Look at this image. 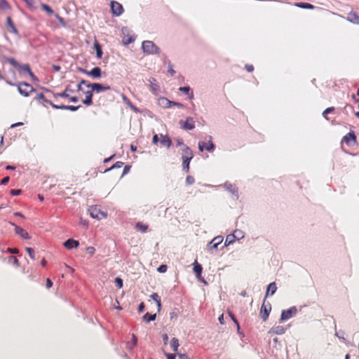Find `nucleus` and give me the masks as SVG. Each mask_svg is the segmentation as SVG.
<instances>
[{
    "instance_id": "57",
    "label": "nucleus",
    "mask_w": 359,
    "mask_h": 359,
    "mask_svg": "<svg viewBox=\"0 0 359 359\" xmlns=\"http://www.w3.org/2000/svg\"><path fill=\"white\" fill-rule=\"evenodd\" d=\"M165 355L166 359H175V354L165 353Z\"/></svg>"
},
{
    "instance_id": "42",
    "label": "nucleus",
    "mask_w": 359,
    "mask_h": 359,
    "mask_svg": "<svg viewBox=\"0 0 359 359\" xmlns=\"http://www.w3.org/2000/svg\"><path fill=\"white\" fill-rule=\"evenodd\" d=\"M179 91L188 95L189 91H191V88L189 86L180 87Z\"/></svg>"
},
{
    "instance_id": "32",
    "label": "nucleus",
    "mask_w": 359,
    "mask_h": 359,
    "mask_svg": "<svg viewBox=\"0 0 359 359\" xmlns=\"http://www.w3.org/2000/svg\"><path fill=\"white\" fill-rule=\"evenodd\" d=\"M142 318H143V320H144L145 322L150 323L151 321L155 320V319H156V314L154 313V314L150 315L149 313H147L144 314V316H143Z\"/></svg>"
},
{
    "instance_id": "35",
    "label": "nucleus",
    "mask_w": 359,
    "mask_h": 359,
    "mask_svg": "<svg viewBox=\"0 0 359 359\" xmlns=\"http://www.w3.org/2000/svg\"><path fill=\"white\" fill-rule=\"evenodd\" d=\"M94 48H95V50H96L97 58H98V59L102 58V48H100L99 43H97V42L95 43Z\"/></svg>"
},
{
    "instance_id": "43",
    "label": "nucleus",
    "mask_w": 359,
    "mask_h": 359,
    "mask_svg": "<svg viewBox=\"0 0 359 359\" xmlns=\"http://www.w3.org/2000/svg\"><path fill=\"white\" fill-rule=\"evenodd\" d=\"M122 166H123V162L118 161V162H116L115 164H114L112 165V167H111L109 169H108L107 170H110L116 169V168H122Z\"/></svg>"
},
{
    "instance_id": "54",
    "label": "nucleus",
    "mask_w": 359,
    "mask_h": 359,
    "mask_svg": "<svg viewBox=\"0 0 359 359\" xmlns=\"http://www.w3.org/2000/svg\"><path fill=\"white\" fill-rule=\"evenodd\" d=\"M36 99H37V100H42L44 102H45V100H49L48 99H46L44 95L42 93L38 94Z\"/></svg>"
},
{
    "instance_id": "44",
    "label": "nucleus",
    "mask_w": 359,
    "mask_h": 359,
    "mask_svg": "<svg viewBox=\"0 0 359 359\" xmlns=\"http://www.w3.org/2000/svg\"><path fill=\"white\" fill-rule=\"evenodd\" d=\"M79 84H80L81 86H85L88 88H90L91 87V86L93 85V83H89L88 81H86L85 79H81V81H80V83H79Z\"/></svg>"
},
{
    "instance_id": "36",
    "label": "nucleus",
    "mask_w": 359,
    "mask_h": 359,
    "mask_svg": "<svg viewBox=\"0 0 359 359\" xmlns=\"http://www.w3.org/2000/svg\"><path fill=\"white\" fill-rule=\"evenodd\" d=\"M147 228L148 226L141 222H138L136 224V229H137V231L142 232V233H145V231L147 230Z\"/></svg>"
},
{
    "instance_id": "60",
    "label": "nucleus",
    "mask_w": 359,
    "mask_h": 359,
    "mask_svg": "<svg viewBox=\"0 0 359 359\" xmlns=\"http://www.w3.org/2000/svg\"><path fill=\"white\" fill-rule=\"evenodd\" d=\"M159 142V138H158L157 135H154V137H152V143L154 144H156Z\"/></svg>"
},
{
    "instance_id": "13",
    "label": "nucleus",
    "mask_w": 359,
    "mask_h": 359,
    "mask_svg": "<svg viewBox=\"0 0 359 359\" xmlns=\"http://www.w3.org/2000/svg\"><path fill=\"white\" fill-rule=\"evenodd\" d=\"M345 144L348 145H353L356 142V137L353 132H350L344 137Z\"/></svg>"
},
{
    "instance_id": "58",
    "label": "nucleus",
    "mask_w": 359,
    "mask_h": 359,
    "mask_svg": "<svg viewBox=\"0 0 359 359\" xmlns=\"http://www.w3.org/2000/svg\"><path fill=\"white\" fill-rule=\"evenodd\" d=\"M95 248L92 246L88 247V248H87V252L90 255H93L95 253Z\"/></svg>"
},
{
    "instance_id": "64",
    "label": "nucleus",
    "mask_w": 359,
    "mask_h": 359,
    "mask_svg": "<svg viewBox=\"0 0 359 359\" xmlns=\"http://www.w3.org/2000/svg\"><path fill=\"white\" fill-rule=\"evenodd\" d=\"M55 18L60 21V24L64 25V19L62 17L59 16L58 14H55Z\"/></svg>"
},
{
    "instance_id": "62",
    "label": "nucleus",
    "mask_w": 359,
    "mask_h": 359,
    "mask_svg": "<svg viewBox=\"0 0 359 359\" xmlns=\"http://www.w3.org/2000/svg\"><path fill=\"white\" fill-rule=\"evenodd\" d=\"M8 180H10V178L8 177H5L3 178L2 181H1V184L5 185L8 183Z\"/></svg>"
},
{
    "instance_id": "14",
    "label": "nucleus",
    "mask_w": 359,
    "mask_h": 359,
    "mask_svg": "<svg viewBox=\"0 0 359 359\" xmlns=\"http://www.w3.org/2000/svg\"><path fill=\"white\" fill-rule=\"evenodd\" d=\"M16 68L20 69V71H21L23 73L28 74V75L30 76V77H31V79H32V80H34V81L37 80V78H36L35 75L33 74V73L31 72V68L28 65H27V64L23 65H22L20 67H18Z\"/></svg>"
},
{
    "instance_id": "48",
    "label": "nucleus",
    "mask_w": 359,
    "mask_h": 359,
    "mask_svg": "<svg viewBox=\"0 0 359 359\" xmlns=\"http://www.w3.org/2000/svg\"><path fill=\"white\" fill-rule=\"evenodd\" d=\"M167 270V266L165 264H161V266H159L158 268H157V271H158V273H165Z\"/></svg>"
},
{
    "instance_id": "4",
    "label": "nucleus",
    "mask_w": 359,
    "mask_h": 359,
    "mask_svg": "<svg viewBox=\"0 0 359 359\" xmlns=\"http://www.w3.org/2000/svg\"><path fill=\"white\" fill-rule=\"evenodd\" d=\"M270 311H271V306L269 302L266 304L265 300H264L262 307H260V317H262L263 321L266 322L269 318Z\"/></svg>"
},
{
    "instance_id": "33",
    "label": "nucleus",
    "mask_w": 359,
    "mask_h": 359,
    "mask_svg": "<svg viewBox=\"0 0 359 359\" xmlns=\"http://www.w3.org/2000/svg\"><path fill=\"white\" fill-rule=\"evenodd\" d=\"M294 6L300 8H306V9H313V6L309 3H296L294 4Z\"/></svg>"
},
{
    "instance_id": "17",
    "label": "nucleus",
    "mask_w": 359,
    "mask_h": 359,
    "mask_svg": "<svg viewBox=\"0 0 359 359\" xmlns=\"http://www.w3.org/2000/svg\"><path fill=\"white\" fill-rule=\"evenodd\" d=\"M347 21L354 25H359V15L355 12H350L347 14Z\"/></svg>"
},
{
    "instance_id": "38",
    "label": "nucleus",
    "mask_w": 359,
    "mask_h": 359,
    "mask_svg": "<svg viewBox=\"0 0 359 359\" xmlns=\"http://www.w3.org/2000/svg\"><path fill=\"white\" fill-rule=\"evenodd\" d=\"M41 8L46 13H48V15H53V13H54L53 10H52L51 8L47 4H42Z\"/></svg>"
},
{
    "instance_id": "46",
    "label": "nucleus",
    "mask_w": 359,
    "mask_h": 359,
    "mask_svg": "<svg viewBox=\"0 0 359 359\" xmlns=\"http://www.w3.org/2000/svg\"><path fill=\"white\" fill-rule=\"evenodd\" d=\"M122 100H123V102L127 104V106H128L129 107H132V103L130 101V100L128 98H127V97H126L124 95H122Z\"/></svg>"
},
{
    "instance_id": "28",
    "label": "nucleus",
    "mask_w": 359,
    "mask_h": 359,
    "mask_svg": "<svg viewBox=\"0 0 359 359\" xmlns=\"http://www.w3.org/2000/svg\"><path fill=\"white\" fill-rule=\"evenodd\" d=\"M235 238L239 239L240 238L237 237V236L235 235V233L228 235L227 236H226L225 245H229L232 244Z\"/></svg>"
},
{
    "instance_id": "63",
    "label": "nucleus",
    "mask_w": 359,
    "mask_h": 359,
    "mask_svg": "<svg viewBox=\"0 0 359 359\" xmlns=\"http://www.w3.org/2000/svg\"><path fill=\"white\" fill-rule=\"evenodd\" d=\"M172 107H177L180 108H182L183 105L181 103L177 102H172Z\"/></svg>"
},
{
    "instance_id": "21",
    "label": "nucleus",
    "mask_w": 359,
    "mask_h": 359,
    "mask_svg": "<svg viewBox=\"0 0 359 359\" xmlns=\"http://www.w3.org/2000/svg\"><path fill=\"white\" fill-rule=\"evenodd\" d=\"M172 102V101L169 100L166 97H161L158 98V105L165 109L171 107Z\"/></svg>"
},
{
    "instance_id": "10",
    "label": "nucleus",
    "mask_w": 359,
    "mask_h": 359,
    "mask_svg": "<svg viewBox=\"0 0 359 359\" xmlns=\"http://www.w3.org/2000/svg\"><path fill=\"white\" fill-rule=\"evenodd\" d=\"M10 225L15 228V233L19 235L23 239H30V236H29L28 232L24 230V229L18 226L13 222H10Z\"/></svg>"
},
{
    "instance_id": "11",
    "label": "nucleus",
    "mask_w": 359,
    "mask_h": 359,
    "mask_svg": "<svg viewBox=\"0 0 359 359\" xmlns=\"http://www.w3.org/2000/svg\"><path fill=\"white\" fill-rule=\"evenodd\" d=\"M223 241V237L219 236L213 238L209 243H208V250L211 251L213 249H217V247Z\"/></svg>"
},
{
    "instance_id": "53",
    "label": "nucleus",
    "mask_w": 359,
    "mask_h": 359,
    "mask_svg": "<svg viewBox=\"0 0 359 359\" xmlns=\"http://www.w3.org/2000/svg\"><path fill=\"white\" fill-rule=\"evenodd\" d=\"M168 73L170 74V75L173 76L175 74V70L172 68V65H171L170 62H168Z\"/></svg>"
},
{
    "instance_id": "19",
    "label": "nucleus",
    "mask_w": 359,
    "mask_h": 359,
    "mask_svg": "<svg viewBox=\"0 0 359 359\" xmlns=\"http://www.w3.org/2000/svg\"><path fill=\"white\" fill-rule=\"evenodd\" d=\"M182 158L193 159V152L187 145H184L182 148Z\"/></svg>"
},
{
    "instance_id": "61",
    "label": "nucleus",
    "mask_w": 359,
    "mask_h": 359,
    "mask_svg": "<svg viewBox=\"0 0 359 359\" xmlns=\"http://www.w3.org/2000/svg\"><path fill=\"white\" fill-rule=\"evenodd\" d=\"M8 252L12 254H17L19 252V250L17 248H8Z\"/></svg>"
},
{
    "instance_id": "29",
    "label": "nucleus",
    "mask_w": 359,
    "mask_h": 359,
    "mask_svg": "<svg viewBox=\"0 0 359 359\" xmlns=\"http://www.w3.org/2000/svg\"><path fill=\"white\" fill-rule=\"evenodd\" d=\"M180 346V344L178 343V339L177 338H172L170 340V348H172V351L177 353V348Z\"/></svg>"
},
{
    "instance_id": "26",
    "label": "nucleus",
    "mask_w": 359,
    "mask_h": 359,
    "mask_svg": "<svg viewBox=\"0 0 359 359\" xmlns=\"http://www.w3.org/2000/svg\"><path fill=\"white\" fill-rule=\"evenodd\" d=\"M276 285L275 283H271L268 285V289H266V297L269 295H273L276 293Z\"/></svg>"
},
{
    "instance_id": "39",
    "label": "nucleus",
    "mask_w": 359,
    "mask_h": 359,
    "mask_svg": "<svg viewBox=\"0 0 359 359\" xmlns=\"http://www.w3.org/2000/svg\"><path fill=\"white\" fill-rule=\"evenodd\" d=\"M80 107H81L80 106L74 107V106H72V105H65V106L62 107V109L75 111L78 110Z\"/></svg>"
},
{
    "instance_id": "3",
    "label": "nucleus",
    "mask_w": 359,
    "mask_h": 359,
    "mask_svg": "<svg viewBox=\"0 0 359 359\" xmlns=\"http://www.w3.org/2000/svg\"><path fill=\"white\" fill-rule=\"evenodd\" d=\"M18 91L20 95L28 97L34 91V88L28 83H20L18 84Z\"/></svg>"
},
{
    "instance_id": "41",
    "label": "nucleus",
    "mask_w": 359,
    "mask_h": 359,
    "mask_svg": "<svg viewBox=\"0 0 359 359\" xmlns=\"http://www.w3.org/2000/svg\"><path fill=\"white\" fill-rule=\"evenodd\" d=\"M115 284L117 285L118 288H122L123 280L119 277L115 278Z\"/></svg>"
},
{
    "instance_id": "12",
    "label": "nucleus",
    "mask_w": 359,
    "mask_h": 359,
    "mask_svg": "<svg viewBox=\"0 0 359 359\" xmlns=\"http://www.w3.org/2000/svg\"><path fill=\"white\" fill-rule=\"evenodd\" d=\"M199 150L200 151H203V150H206L208 151H213L215 149L214 144L212 142V141L210 140L208 143H205V142H199Z\"/></svg>"
},
{
    "instance_id": "23",
    "label": "nucleus",
    "mask_w": 359,
    "mask_h": 359,
    "mask_svg": "<svg viewBox=\"0 0 359 359\" xmlns=\"http://www.w3.org/2000/svg\"><path fill=\"white\" fill-rule=\"evenodd\" d=\"M224 187L226 190H227L228 191L231 192L233 195H234L236 199L238 198L237 189L235 188V186L229 182H225Z\"/></svg>"
},
{
    "instance_id": "31",
    "label": "nucleus",
    "mask_w": 359,
    "mask_h": 359,
    "mask_svg": "<svg viewBox=\"0 0 359 359\" xmlns=\"http://www.w3.org/2000/svg\"><path fill=\"white\" fill-rule=\"evenodd\" d=\"M4 60H5V61H6L7 62H8L10 65H11V66L14 67H20L22 66L21 65H20L19 62H18L13 57H4Z\"/></svg>"
},
{
    "instance_id": "22",
    "label": "nucleus",
    "mask_w": 359,
    "mask_h": 359,
    "mask_svg": "<svg viewBox=\"0 0 359 359\" xmlns=\"http://www.w3.org/2000/svg\"><path fill=\"white\" fill-rule=\"evenodd\" d=\"M161 144L168 149L171 145V140L166 135H161Z\"/></svg>"
},
{
    "instance_id": "47",
    "label": "nucleus",
    "mask_w": 359,
    "mask_h": 359,
    "mask_svg": "<svg viewBox=\"0 0 359 359\" xmlns=\"http://www.w3.org/2000/svg\"><path fill=\"white\" fill-rule=\"evenodd\" d=\"M26 252H28V255H29V257L32 259H35V255H34V250L32 248H26Z\"/></svg>"
},
{
    "instance_id": "2",
    "label": "nucleus",
    "mask_w": 359,
    "mask_h": 359,
    "mask_svg": "<svg viewBox=\"0 0 359 359\" xmlns=\"http://www.w3.org/2000/svg\"><path fill=\"white\" fill-rule=\"evenodd\" d=\"M88 213H90L92 218L97 219L98 220L107 217V213L100 210L97 205L90 206V208H88Z\"/></svg>"
},
{
    "instance_id": "27",
    "label": "nucleus",
    "mask_w": 359,
    "mask_h": 359,
    "mask_svg": "<svg viewBox=\"0 0 359 359\" xmlns=\"http://www.w3.org/2000/svg\"><path fill=\"white\" fill-rule=\"evenodd\" d=\"M150 298H151V299L156 302L157 305V309H158L159 311L160 309H161V302H160V297L158 295V294L156 292L151 294V295H150Z\"/></svg>"
},
{
    "instance_id": "8",
    "label": "nucleus",
    "mask_w": 359,
    "mask_h": 359,
    "mask_svg": "<svg viewBox=\"0 0 359 359\" xmlns=\"http://www.w3.org/2000/svg\"><path fill=\"white\" fill-rule=\"evenodd\" d=\"M81 72L84 73L88 76L93 77V79H100V77L102 76V70L99 67H95L89 72L81 69Z\"/></svg>"
},
{
    "instance_id": "50",
    "label": "nucleus",
    "mask_w": 359,
    "mask_h": 359,
    "mask_svg": "<svg viewBox=\"0 0 359 359\" xmlns=\"http://www.w3.org/2000/svg\"><path fill=\"white\" fill-rule=\"evenodd\" d=\"M334 111V107H330L329 108H327L325 110L323 111V114H322V115H323L324 117H326V115L331 113L332 111Z\"/></svg>"
},
{
    "instance_id": "16",
    "label": "nucleus",
    "mask_w": 359,
    "mask_h": 359,
    "mask_svg": "<svg viewBox=\"0 0 359 359\" xmlns=\"http://www.w3.org/2000/svg\"><path fill=\"white\" fill-rule=\"evenodd\" d=\"M83 95H85L86 98L83 100V103L86 106H90L93 104V93L92 91L88 90L86 91H83Z\"/></svg>"
},
{
    "instance_id": "59",
    "label": "nucleus",
    "mask_w": 359,
    "mask_h": 359,
    "mask_svg": "<svg viewBox=\"0 0 359 359\" xmlns=\"http://www.w3.org/2000/svg\"><path fill=\"white\" fill-rule=\"evenodd\" d=\"M177 356H179L180 359H189V356L184 353H179Z\"/></svg>"
},
{
    "instance_id": "51",
    "label": "nucleus",
    "mask_w": 359,
    "mask_h": 359,
    "mask_svg": "<svg viewBox=\"0 0 359 359\" xmlns=\"http://www.w3.org/2000/svg\"><path fill=\"white\" fill-rule=\"evenodd\" d=\"M194 179L193 177H191V176L187 177V178H186L187 184L191 185L194 184Z\"/></svg>"
},
{
    "instance_id": "52",
    "label": "nucleus",
    "mask_w": 359,
    "mask_h": 359,
    "mask_svg": "<svg viewBox=\"0 0 359 359\" xmlns=\"http://www.w3.org/2000/svg\"><path fill=\"white\" fill-rule=\"evenodd\" d=\"M133 41H134V39H133L132 37L123 39L124 45H129L130 43H132Z\"/></svg>"
},
{
    "instance_id": "56",
    "label": "nucleus",
    "mask_w": 359,
    "mask_h": 359,
    "mask_svg": "<svg viewBox=\"0 0 359 359\" xmlns=\"http://www.w3.org/2000/svg\"><path fill=\"white\" fill-rule=\"evenodd\" d=\"M335 335H337V337H338L339 339L344 340V332H343L342 331H339L335 333Z\"/></svg>"
},
{
    "instance_id": "40",
    "label": "nucleus",
    "mask_w": 359,
    "mask_h": 359,
    "mask_svg": "<svg viewBox=\"0 0 359 359\" xmlns=\"http://www.w3.org/2000/svg\"><path fill=\"white\" fill-rule=\"evenodd\" d=\"M9 262H10V263H11L17 266H19V261H18L17 257H15L14 256L9 257Z\"/></svg>"
},
{
    "instance_id": "30",
    "label": "nucleus",
    "mask_w": 359,
    "mask_h": 359,
    "mask_svg": "<svg viewBox=\"0 0 359 359\" xmlns=\"http://www.w3.org/2000/svg\"><path fill=\"white\" fill-rule=\"evenodd\" d=\"M11 10L10 4L6 0H0V11H7Z\"/></svg>"
},
{
    "instance_id": "1",
    "label": "nucleus",
    "mask_w": 359,
    "mask_h": 359,
    "mask_svg": "<svg viewBox=\"0 0 359 359\" xmlns=\"http://www.w3.org/2000/svg\"><path fill=\"white\" fill-rule=\"evenodd\" d=\"M143 53L147 55H157L159 53V48L151 41H144L141 44Z\"/></svg>"
},
{
    "instance_id": "20",
    "label": "nucleus",
    "mask_w": 359,
    "mask_h": 359,
    "mask_svg": "<svg viewBox=\"0 0 359 359\" xmlns=\"http://www.w3.org/2000/svg\"><path fill=\"white\" fill-rule=\"evenodd\" d=\"M285 332V328H284L283 326H275L272 328L269 329V334H283Z\"/></svg>"
},
{
    "instance_id": "6",
    "label": "nucleus",
    "mask_w": 359,
    "mask_h": 359,
    "mask_svg": "<svg viewBox=\"0 0 359 359\" xmlns=\"http://www.w3.org/2000/svg\"><path fill=\"white\" fill-rule=\"evenodd\" d=\"M180 126L184 130H192L194 128V121L193 118L188 117L186 121H180Z\"/></svg>"
},
{
    "instance_id": "9",
    "label": "nucleus",
    "mask_w": 359,
    "mask_h": 359,
    "mask_svg": "<svg viewBox=\"0 0 359 359\" xmlns=\"http://www.w3.org/2000/svg\"><path fill=\"white\" fill-rule=\"evenodd\" d=\"M90 86L92 87L89 88L88 90L96 93H100L103 91H107L109 90V86H103L99 83H94Z\"/></svg>"
},
{
    "instance_id": "49",
    "label": "nucleus",
    "mask_w": 359,
    "mask_h": 359,
    "mask_svg": "<svg viewBox=\"0 0 359 359\" xmlns=\"http://www.w3.org/2000/svg\"><path fill=\"white\" fill-rule=\"evenodd\" d=\"M24 2H25L26 4H27L28 7L30 8H35V6H34V1L33 0H23Z\"/></svg>"
},
{
    "instance_id": "34",
    "label": "nucleus",
    "mask_w": 359,
    "mask_h": 359,
    "mask_svg": "<svg viewBox=\"0 0 359 359\" xmlns=\"http://www.w3.org/2000/svg\"><path fill=\"white\" fill-rule=\"evenodd\" d=\"M7 25L9 27L10 29H11V32L14 33V34H18V30L15 27V25H13L12 19H11L10 17L7 18Z\"/></svg>"
},
{
    "instance_id": "7",
    "label": "nucleus",
    "mask_w": 359,
    "mask_h": 359,
    "mask_svg": "<svg viewBox=\"0 0 359 359\" xmlns=\"http://www.w3.org/2000/svg\"><path fill=\"white\" fill-rule=\"evenodd\" d=\"M110 5L111 11H112L113 15L119 16L124 12V8H123L122 4H119L118 2L112 1H111Z\"/></svg>"
},
{
    "instance_id": "5",
    "label": "nucleus",
    "mask_w": 359,
    "mask_h": 359,
    "mask_svg": "<svg viewBox=\"0 0 359 359\" xmlns=\"http://www.w3.org/2000/svg\"><path fill=\"white\" fill-rule=\"evenodd\" d=\"M295 313H297V309H295V307H292L287 310H283L282 313H280V322L286 321L290 319Z\"/></svg>"
},
{
    "instance_id": "25",
    "label": "nucleus",
    "mask_w": 359,
    "mask_h": 359,
    "mask_svg": "<svg viewBox=\"0 0 359 359\" xmlns=\"http://www.w3.org/2000/svg\"><path fill=\"white\" fill-rule=\"evenodd\" d=\"M69 93H72V89L67 88L62 93L53 94V97H69Z\"/></svg>"
},
{
    "instance_id": "37",
    "label": "nucleus",
    "mask_w": 359,
    "mask_h": 359,
    "mask_svg": "<svg viewBox=\"0 0 359 359\" xmlns=\"http://www.w3.org/2000/svg\"><path fill=\"white\" fill-rule=\"evenodd\" d=\"M182 168L186 170V172H189V163L191 162V158H182Z\"/></svg>"
},
{
    "instance_id": "18",
    "label": "nucleus",
    "mask_w": 359,
    "mask_h": 359,
    "mask_svg": "<svg viewBox=\"0 0 359 359\" xmlns=\"http://www.w3.org/2000/svg\"><path fill=\"white\" fill-rule=\"evenodd\" d=\"M63 246L68 250L79 247V241L69 238L63 243Z\"/></svg>"
},
{
    "instance_id": "24",
    "label": "nucleus",
    "mask_w": 359,
    "mask_h": 359,
    "mask_svg": "<svg viewBox=\"0 0 359 359\" xmlns=\"http://www.w3.org/2000/svg\"><path fill=\"white\" fill-rule=\"evenodd\" d=\"M202 270H203V269L201 268V266L200 265V264H198L196 261H195V262H194L193 271H194V273H195V274H196V277H197V278H198V279H201V274Z\"/></svg>"
},
{
    "instance_id": "15",
    "label": "nucleus",
    "mask_w": 359,
    "mask_h": 359,
    "mask_svg": "<svg viewBox=\"0 0 359 359\" xmlns=\"http://www.w3.org/2000/svg\"><path fill=\"white\" fill-rule=\"evenodd\" d=\"M150 90L154 95H158L159 93V86L156 83V79L154 78H150L149 80Z\"/></svg>"
},
{
    "instance_id": "45",
    "label": "nucleus",
    "mask_w": 359,
    "mask_h": 359,
    "mask_svg": "<svg viewBox=\"0 0 359 359\" xmlns=\"http://www.w3.org/2000/svg\"><path fill=\"white\" fill-rule=\"evenodd\" d=\"M45 102L50 104L51 107L56 109H61V107H63L64 105H57L50 102V100H45Z\"/></svg>"
},
{
    "instance_id": "55",
    "label": "nucleus",
    "mask_w": 359,
    "mask_h": 359,
    "mask_svg": "<svg viewBox=\"0 0 359 359\" xmlns=\"http://www.w3.org/2000/svg\"><path fill=\"white\" fill-rule=\"evenodd\" d=\"M10 193H11L13 196H17L20 194V189H12Z\"/></svg>"
}]
</instances>
